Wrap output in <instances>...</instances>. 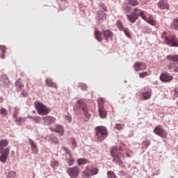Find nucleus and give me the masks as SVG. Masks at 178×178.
Masks as SVG:
<instances>
[{"label": "nucleus", "instance_id": "obj_1", "mask_svg": "<svg viewBox=\"0 0 178 178\" xmlns=\"http://www.w3.org/2000/svg\"><path fill=\"white\" fill-rule=\"evenodd\" d=\"M111 154L113 156V162H115L118 165H123V160L122 158H124V154H122V147L115 146L111 149Z\"/></svg>", "mask_w": 178, "mask_h": 178}, {"label": "nucleus", "instance_id": "obj_2", "mask_svg": "<svg viewBox=\"0 0 178 178\" xmlns=\"http://www.w3.org/2000/svg\"><path fill=\"white\" fill-rule=\"evenodd\" d=\"M95 138L97 141H104L108 137V129L106 127L99 126L95 129Z\"/></svg>", "mask_w": 178, "mask_h": 178}, {"label": "nucleus", "instance_id": "obj_3", "mask_svg": "<svg viewBox=\"0 0 178 178\" xmlns=\"http://www.w3.org/2000/svg\"><path fill=\"white\" fill-rule=\"evenodd\" d=\"M35 108L39 115H45L51 112V110L48 107L40 102H35Z\"/></svg>", "mask_w": 178, "mask_h": 178}, {"label": "nucleus", "instance_id": "obj_4", "mask_svg": "<svg viewBox=\"0 0 178 178\" xmlns=\"http://www.w3.org/2000/svg\"><path fill=\"white\" fill-rule=\"evenodd\" d=\"M97 173H98V169L92 165H88L86 166V170L82 172L81 176L82 178H90L91 176L97 175Z\"/></svg>", "mask_w": 178, "mask_h": 178}, {"label": "nucleus", "instance_id": "obj_5", "mask_svg": "<svg viewBox=\"0 0 178 178\" xmlns=\"http://www.w3.org/2000/svg\"><path fill=\"white\" fill-rule=\"evenodd\" d=\"M75 106L77 108L82 109L83 112H84L85 116L88 119V118L91 117V114L88 113V108L87 107V104L84 102V100H77L75 103Z\"/></svg>", "mask_w": 178, "mask_h": 178}, {"label": "nucleus", "instance_id": "obj_6", "mask_svg": "<svg viewBox=\"0 0 178 178\" xmlns=\"http://www.w3.org/2000/svg\"><path fill=\"white\" fill-rule=\"evenodd\" d=\"M164 42L169 47H178V39L176 36H168L164 38Z\"/></svg>", "mask_w": 178, "mask_h": 178}, {"label": "nucleus", "instance_id": "obj_7", "mask_svg": "<svg viewBox=\"0 0 178 178\" xmlns=\"http://www.w3.org/2000/svg\"><path fill=\"white\" fill-rule=\"evenodd\" d=\"M116 26L118 29H119L120 31H123L128 38H131V34L130 33V29L129 28H125L124 26H123V23H122V21L118 20L116 22Z\"/></svg>", "mask_w": 178, "mask_h": 178}, {"label": "nucleus", "instance_id": "obj_8", "mask_svg": "<svg viewBox=\"0 0 178 178\" xmlns=\"http://www.w3.org/2000/svg\"><path fill=\"white\" fill-rule=\"evenodd\" d=\"M67 173L71 178H76L80 175V168L77 166L67 169Z\"/></svg>", "mask_w": 178, "mask_h": 178}, {"label": "nucleus", "instance_id": "obj_9", "mask_svg": "<svg viewBox=\"0 0 178 178\" xmlns=\"http://www.w3.org/2000/svg\"><path fill=\"white\" fill-rule=\"evenodd\" d=\"M154 133L156 134V136H159L161 138H166L168 137V132L162 128V126L159 125L156 127L154 129Z\"/></svg>", "mask_w": 178, "mask_h": 178}, {"label": "nucleus", "instance_id": "obj_10", "mask_svg": "<svg viewBox=\"0 0 178 178\" xmlns=\"http://www.w3.org/2000/svg\"><path fill=\"white\" fill-rule=\"evenodd\" d=\"M160 80L163 83H169V81L173 80V76L170 75L168 72H164L161 73Z\"/></svg>", "mask_w": 178, "mask_h": 178}, {"label": "nucleus", "instance_id": "obj_11", "mask_svg": "<svg viewBox=\"0 0 178 178\" xmlns=\"http://www.w3.org/2000/svg\"><path fill=\"white\" fill-rule=\"evenodd\" d=\"M9 148H6L0 154V161L2 162V163H6V161H8V157L9 156V152H10Z\"/></svg>", "mask_w": 178, "mask_h": 178}, {"label": "nucleus", "instance_id": "obj_12", "mask_svg": "<svg viewBox=\"0 0 178 178\" xmlns=\"http://www.w3.org/2000/svg\"><path fill=\"white\" fill-rule=\"evenodd\" d=\"M134 67L136 72H140V70H145L147 69V65L143 62H136L134 64Z\"/></svg>", "mask_w": 178, "mask_h": 178}, {"label": "nucleus", "instance_id": "obj_13", "mask_svg": "<svg viewBox=\"0 0 178 178\" xmlns=\"http://www.w3.org/2000/svg\"><path fill=\"white\" fill-rule=\"evenodd\" d=\"M42 120L44 121V124H47V126H50V124H54V123L56 122V119L51 115L43 117Z\"/></svg>", "mask_w": 178, "mask_h": 178}, {"label": "nucleus", "instance_id": "obj_14", "mask_svg": "<svg viewBox=\"0 0 178 178\" xmlns=\"http://www.w3.org/2000/svg\"><path fill=\"white\" fill-rule=\"evenodd\" d=\"M50 130H51V131H56V133H58L60 136H63V134L65 133V129H63V127L58 124H56L54 128L51 127Z\"/></svg>", "mask_w": 178, "mask_h": 178}, {"label": "nucleus", "instance_id": "obj_15", "mask_svg": "<svg viewBox=\"0 0 178 178\" xmlns=\"http://www.w3.org/2000/svg\"><path fill=\"white\" fill-rule=\"evenodd\" d=\"M134 13H136V16L139 17H142L143 20H145V11L138 8H134Z\"/></svg>", "mask_w": 178, "mask_h": 178}, {"label": "nucleus", "instance_id": "obj_16", "mask_svg": "<svg viewBox=\"0 0 178 178\" xmlns=\"http://www.w3.org/2000/svg\"><path fill=\"white\" fill-rule=\"evenodd\" d=\"M127 18L130 23H136V20H138L137 13H134V11L129 15H127Z\"/></svg>", "mask_w": 178, "mask_h": 178}, {"label": "nucleus", "instance_id": "obj_17", "mask_svg": "<svg viewBox=\"0 0 178 178\" xmlns=\"http://www.w3.org/2000/svg\"><path fill=\"white\" fill-rule=\"evenodd\" d=\"M158 7L159 9L165 10V9H169V3H168V1L166 0H161L158 3Z\"/></svg>", "mask_w": 178, "mask_h": 178}, {"label": "nucleus", "instance_id": "obj_18", "mask_svg": "<svg viewBox=\"0 0 178 178\" xmlns=\"http://www.w3.org/2000/svg\"><path fill=\"white\" fill-rule=\"evenodd\" d=\"M152 95V90H151L150 88H148L146 92H142V97L145 100L149 99Z\"/></svg>", "mask_w": 178, "mask_h": 178}, {"label": "nucleus", "instance_id": "obj_19", "mask_svg": "<svg viewBox=\"0 0 178 178\" xmlns=\"http://www.w3.org/2000/svg\"><path fill=\"white\" fill-rule=\"evenodd\" d=\"M102 34H103L104 37L105 38V40H106V41H108V38H112V37L113 35V33H112V31H111L108 29L103 30Z\"/></svg>", "mask_w": 178, "mask_h": 178}, {"label": "nucleus", "instance_id": "obj_20", "mask_svg": "<svg viewBox=\"0 0 178 178\" xmlns=\"http://www.w3.org/2000/svg\"><path fill=\"white\" fill-rule=\"evenodd\" d=\"M8 144H9V141H8V140H0V152L3 151V148H5V147H8Z\"/></svg>", "mask_w": 178, "mask_h": 178}, {"label": "nucleus", "instance_id": "obj_21", "mask_svg": "<svg viewBox=\"0 0 178 178\" xmlns=\"http://www.w3.org/2000/svg\"><path fill=\"white\" fill-rule=\"evenodd\" d=\"M102 32L99 31V30L95 31V37L96 40H98L99 42L102 41L104 40V38H102Z\"/></svg>", "mask_w": 178, "mask_h": 178}, {"label": "nucleus", "instance_id": "obj_22", "mask_svg": "<svg viewBox=\"0 0 178 178\" xmlns=\"http://www.w3.org/2000/svg\"><path fill=\"white\" fill-rule=\"evenodd\" d=\"M99 113L102 119H105L106 118V115H108V111L102 107L99 108Z\"/></svg>", "mask_w": 178, "mask_h": 178}, {"label": "nucleus", "instance_id": "obj_23", "mask_svg": "<svg viewBox=\"0 0 178 178\" xmlns=\"http://www.w3.org/2000/svg\"><path fill=\"white\" fill-rule=\"evenodd\" d=\"M65 161L68 163V166L74 165V159L72 157V154L69 155V157H66Z\"/></svg>", "mask_w": 178, "mask_h": 178}, {"label": "nucleus", "instance_id": "obj_24", "mask_svg": "<svg viewBox=\"0 0 178 178\" xmlns=\"http://www.w3.org/2000/svg\"><path fill=\"white\" fill-rule=\"evenodd\" d=\"M171 29L172 30H177L178 31V19H174L172 22L171 23Z\"/></svg>", "mask_w": 178, "mask_h": 178}, {"label": "nucleus", "instance_id": "obj_25", "mask_svg": "<svg viewBox=\"0 0 178 178\" xmlns=\"http://www.w3.org/2000/svg\"><path fill=\"white\" fill-rule=\"evenodd\" d=\"M29 143L31 146L33 152H38V150L37 149V145L35 144V143H34V141H33V140L31 139L29 140Z\"/></svg>", "mask_w": 178, "mask_h": 178}, {"label": "nucleus", "instance_id": "obj_26", "mask_svg": "<svg viewBox=\"0 0 178 178\" xmlns=\"http://www.w3.org/2000/svg\"><path fill=\"white\" fill-rule=\"evenodd\" d=\"M167 59L168 60H172V62H177L178 63V55L167 56Z\"/></svg>", "mask_w": 178, "mask_h": 178}, {"label": "nucleus", "instance_id": "obj_27", "mask_svg": "<svg viewBox=\"0 0 178 178\" xmlns=\"http://www.w3.org/2000/svg\"><path fill=\"white\" fill-rule=\"evenodd\" d=\"M98 18L100 20H105L106 19V14L104 11L100 10L98 13Z\"/></svg>", "mask_w": 178, "mask_h": 178}, {"label": "nucleus", "instance_id": "obj_28", "mask_svg": "<svg viewBox=\"0 0 178 178\" xmlns=\"http://www.w3.org/2000/svg\"><path fill=\"white\" fill-rule=\"evenodd\" d=\"M145 22H147V23H149V24H151L152 26H155L156 24V21L152 18L147 19V17H145V19H144Z\"/></svg>", "mask_w": 178, "mask_h": 178}, {"label": "nucleus", "instance_id": "obj_29", "mask_svg": "<svg viewBox=\"0 0 178 178\" xmlns=\"http://www.w3.org/2000/svg\"><path fill=\"white\" fill-rule=\"evenodd\" d=\"M97 104L99 106V108H104V104H105V99H104V97L99 98L97 100Z\"/></svg>", "mask_w": 178, "mask_h": 178}, {"label": "nucleus", "instance_id": "obj_30", "mask_svg": "<svg viewBox=\"0 0 178 178\" xmlns=\"http://www.w3.org/2000/svg\"><path fill=\"white\" fill-rule=\"evenodd\" d=\"M78 164L79 166H81V165H86V163H88V160L85 159H79L77 160Z\"/></svg>", "mask_w": 178, "mask_h": 178}, {"label": "nucleus", "instance_id": "obj_31", "mask_svg": "<svg viewBox=\"0 0 178 178\" xmlns=\"http://www.w3.org/2000/svg\"><path fill=\"white\" fill-rule=\"evenodd\" d=\"M127 2L129 5H131V6H137L139 3L137 0H127Z\"/></svg>", "mask_w": 178, "mask_h": 178}, {"label": "nucleus", "instance_id": "obj_32", "mask_svg": "<svg viewBox=\"0 0 178 178\" xmlns=\"http://www.w3.org/2000/svg\"><path fill=\"white\" fill-rule=\"evenodd\" d=\"M122 8H123L124 12H127V13H129V12L131 11V7H130L129 6H128L126 3H124L122 6Z\"/></svg>", "mask_w": 178, "mask_h": 178}, {"label": "nucleus", "instance_id": "obj_33", "mask_svg": "<svg viewBox=\"0 0 178 178\" xmlns=\"http://www.w3.org/2000/svg\"><path fill=\"white\" fill-rule=\"evenodd\" d=\"M46 84H47V86H49V87H53V88L56 87V84L55 83L52 82V80H51V79H47Z\"/></svg>", "mask_w": 178, "mask_h": 178}, {"label": "nucleus", "instance_id": "obj_34", "mask_svg": "<svg viewBox=\"0 0 178 178\" xmlns=\"http://www.w3.org/2000/svg\"><path fill=\"white\" fill-rule=\"evenodd\" d=\"M176 67H178L176 66V64L175 63H171L168 66V69H169V70H172V72H175V69H176Z\"/></svg>", "mask_w": 178, "mask_h": 178}, {"label": "nucleus", "instance_id": "obj_35", "mask_svg": "<svg viewBox=\"0 0 178 178\" xmlns=\"http://www.w3.org/2000/svg\"><path fill=\"white\" fill-rule=\"evenodd\" d=\"M147 76H149V72H144L139 74L140 79H144L145 77H147Z\"/></svg>", "mask_w": 178, "mask_h": 178}, {"label": "nucleus", "instance_id": "obj_36", "mask_svg": "<svg viewBox=\"0 0 178 178\" xmlns=\"http://www.w3.org/2000/svg\"><path fill=\"white\" fill-rule=\"evenodd\" d=\"M123 124H118V123H116L115 124V127H114V129H116L117 130H119V131H120L121 130H123Z\"/></svg>", "mask_w": 178, "mask_h": 178}, {"label": "nucleus", "instance_id": "obj_37", "mask_svg": "<svg viewBox=\"0 0 178 178\" xmlns=\"http://www.w3.org/2000/svg\"><path fill=\"white\" fill-rule=\"evenodd\" d=\"M107 177L108 178H116V175H115V172L113 171H108L107 172Z\"/></svg>", "mask_w": 178, "mask_h": 178}, {"label": "nucleus", "instance_id": "obj_38", "mask_svg": "<svg viewBox=\"0 0 178 178\" xmlns=\"http://www.w3.org/2000/svg\"><path fill=\"white\" fill-rule=\"evenodd\" d=\"M151 142L149 141V140H145L143 142V145H144L145 148H148Z\"/></svg>", "mask_w": 178, "mask_h": 178}, {"label": "nucleus", "instance_id": "obj_39", "mask_svg": "<svg viewBox=\"0 0 178 178\" xmlns=\"http://www.w3.org/2000/svg\"><path fill=\"white\" fill-rule=\"evenodd\" d=\"M51 167L53 169H55L56 168H58L59 166V163L56 161H53L51 163Z\"/></svg>", "mask_w": 178, "mask_h": 178}, {"label": "nucleus", "instance_id": "obj_40", "mask_svg": "<svg viewBox=\"0 0 178 178\" xmlns=\"http://www.w3.org/2000/svg\"><path fill=\"white\" fill-rule=\"evenodd\" d=\"M0 114H1L2 116H6V115H8V110H6V108H2L0 110Z\"/></svg>", "mask_w": 178, "mask_h": 178}, {"label": "nucleus", "instance_id": "obj_41", "mask_svg": "<svg viewBox=\"0 0 178 178\" xmlns=\"http://www.w3.org/2000/svg\"><path fill=\"white\" fill-rule=\"evenodd\" d=\"M15 86L18 88H23V87H24V85H23L22 83V82H20V81H17L15 82Z\"/></svg>", "mask_w": 178, "mask_h": 178}, {"label": "nucleus", "instance_id": "obj_42", "mask_svg": "<svg viewBox=\"0 0 178 178\" xmlns=\"http://www.w3.org/2000/svg\"><path fill=\"white\" fill-rule=\"evenodd\" d=\"M71 143H72V148H76L77 147V143L76 142V139L71 138Z\"/></svg>", "mask_w": 178, "mask_h": 178}, {"label": "nucleus", "instance_id": "obj_43", "mask_svg": "<svg viewBox=\"0 0 178 178\" xmlns=\"http://www.w3.org/2000/svg\"><path fill=\"white\" fill-rule=\"evenodd\" d=\"M19 108H15L14 110V113L13 114V118H16V116H17V115H19Z\"/></svg>", "mask_w": 178, "mask_h": 178}, {"label": "nucleus", "instance_id": "obj_44", "mask_svg": "<svg viewBox=\"0 0 178 178\" xmlns=\"http://www.w3.org/2000/svg\"><path fill=\"white\" fill-rule=\"evenodd\" d=\"M63 151H65V154H67V155H72V152H70V151H69V149H67V147H63Z\"/></svg>", "mask_w": 178, "mask_h": 178}, {"label": "nucleus", "instance_id": "obj_45", "mask_svg": "<svg viewBox=\"0 0 178 178\" xmlns=\"http://www.w3.org/2000/svg\"><path fill=\"white\" fill-rule=\"evenodd\" d=\"M15 122H22V118L18 117L17 115H16L15 117H13Z\"/></svg>", "mask_w": 178, "mask_h": 178}, {"label": "nucleus", "instance_id": "obj_46", "mask_svg": "<svg viewBox=\"0 0 178 178\" xmlns=\"http://www.w3.org/2000/svg\"><path fill=\"white\" fill-rule=\"evenodd\" d=\"M0 51L2 52V54H5V51H6V47H5V46L0 45Z\"/></svg>", "mask_w": 178, "mask_h": 178}, {"label": "nucleus", "instance_id": "obj_47", "mask_svg": "<svg viewBox=\"0 0 178 178\" xmlns=\"http://www.w3.org/2000/svg\"><path fill=\"white\" fill-rule=\"evenodd\" d=\"M81 90H83V91H86V90H87V85L83 83L81 85Z\"/></svg>", "mask_w": 178, "mask_h": 178}, {"label": "nucleus", "instance_id": "obj_48", "mask_svg": "<svg viewBox=\"0 0 178 178\" xmlns=\"http://www.w3.org/2000/svg\"><path fill=\"white\" fill-rule=\"evenodd\" d=\"M66 120H67V122H69L70 123V122H72V116L70 115H67L65 117Z\"/></svg>", "mask_w": 178, "mask_h": 178}, {"label": "nucleus", "instance_id": "obj_49", "mask_svg": "<svg viewBox=\"0 0 178 178\" xmlns=\"http://www.w3.org/2000/svg\"><path fill=\"white\" fill-rule=\"evenodd\" d=\"M30 84H31V82L30 81V80H27L26 81V87H27V88H30Z\"/></svg>", "mask_w": 178, "mask_h": 178}, {"label": "nucleus", "instance_id": "obj_50", "mask_svg": "<svg viewBox=\"0 0 178 178\" xmlns=\"http://www.w3.org/2000/svg\"><path fill=\"white\" fill-rule=\"evenodd\" d=\"M53 142L54 143V144H58L59 140L57 139V138H54Z\"/></svg>", "mask_w": 178, "mask_h": 178}, {"label": "nucleus", "instance_id": "obj_51", "mask_svg": "<svg viewBox=\"0 0 178 178\" xmlns=\"http://www.w3.org/2000/svg\"><path fill=\"white\" fill-rule=\"evenodd\" d=\"M174 95L175 97H178V88H175Z\"/></svg>", "mask_w": 178, "mask_h": 178}, {"label": "nucleus", "instance_id": "obj_52", "mask_svg": "<svg viewBox=\"0 0 178 178\" xmlns=\"http://www.w3.org/2000/svg\"><path fill=\"white\" fill-rule=\"evenodd\" d=\"M22 94L24 97H27V92H26V91L23 90Z\"/></svg>", "mask_w": 178, "mask_h": 178}, {"label": "nucleus", "instance_id": "obj_53", "mask_svg": "<svg viewBox=\"0 0 178 178\" xmlns=\"http://www.w3.org/2000/svg\"><path fill=\"white\" fill-rule=\"evenodd\" d=\"M175 73H178V67L174 69Z\"/></svg>", "mask_w": 178, "mask_h": 178}, {"label": "nucleus", "instance_id": "obj_54", "mask_svg": "<svg viewBox=\"0 0 178 178\" xmlns=\"http://www.w3.org/2000/svg\"><path fill=\"white\" fill-rule=\"evenodd\" d=\"M4 83L5 84H8V83H9V79L6 78Z\"/></svg>", "mask_w": 178, "mask_h": 178}, {"label": "nucleus", "instance_id": "obj_55", "mask_svg": "<svg viewBox=\"0 0 178 178\" xmlns=\"http://www.w3.org/2000/svg\"><path fill=\"white\" fill-rule=\"evenodd\" d=\"M1 59H5V56H3V54L1 56Z\"/></svg>", "mask_w": 178, "mask_h": 178}, {"label": "nucleus", "instance_id": "obj_56", "mask_svg": "<svg viewBox=\"0 0 178 178\" xmlns=\"http://www.w3.org/2000/svg\"><path fill=\"white\" fill-rule=\"evenodd\" d=\"M61 2H66L67 0H60Z\"/></svg>", "mask_w": 178, "mask_h": 178}, {"label": "nucleus", "instance_id": "obj_57", "mask_svg": "<svg viewBox=\"0 0 178 178\" xmlns=\"http://www.w3.org/2000/svg\"><path fill=\"white\" fill-rule=\"evenodd\" d=\"M127 156H128V158H130V155H129V154L126 153Z\"/></svg>", "mask_w": 178, "mask_h": 178}, {"label": "nucleus", "instance_id": "obj_58", "mask_svg": "<svg viewBox=\"0 0 178 178\" xmlns=\"http://www.w3.org/2000/svg\"><path fill=\"white\" fill-rule=\"evenodd\" d=\"M13 175H15V172H13Z\"/></svg>", "mask_w": 178, "mask_h": 178}]
</instances>
